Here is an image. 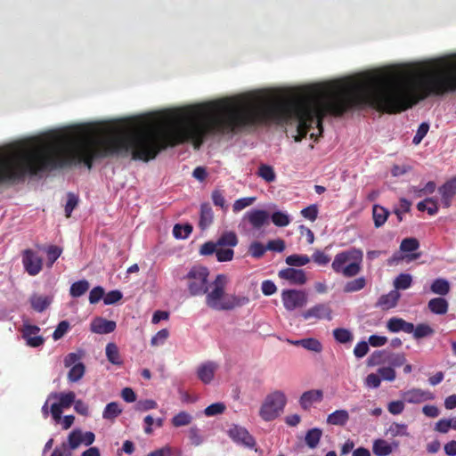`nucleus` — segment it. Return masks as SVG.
I'll return each mask as SVG.
<instances>
[{"label": "nucleus", "mask_w": 456, "mask_h": 456, "mask_svg": "<svg viewBox=\"0 0 456 456\" xmlns=\"http://www.w3.org/2000/svg\"><path fill=\"white\" fill-rule=\"evenodd\" d=\"M303 347L315 353H320L322 350V343L314 338H304Z\"/></svg>", "instance_id": "50"}, {"label": "nucleus", "mask_w": 456, "mask_h": 456, "mask_svg": "<svg viewBox=\"0 0 456 456\" xmlns=\"http://www.w3.org/2000/svg\"><path fill=\"white\" fill-rule=\"evenodd\" d=\"M217 242L208 241L201 245L200 248V254L202 256H210L214 253H216L217 250Z\"/></svg>", "instance_id": "62"}, {"label": "nucleus", "mask_w": 456, "mask_h": 456, "mask_svg": "<svg viewBox=\"0 0 456 456\" xmlns=\"http://www.w3.org/2000/svg\"><path fill=\"white\" fill-rule=\"evenodd\" d=\"M322 436V430L321 428H311L305 434V442L309 448L314 449L319 444Z\"/></svg>", "instance_id": "27"}, {"label": "nucleus", "mask_w": 456, "mask_h": 456, "mask_svg": "<svg viewBox=\"0 0 456 456\" xmlns=\"http://www.w3.org/2000/svg\"><path fill=\"white\" fill-rule=\"evenodd\" d=\"M367 281L365 277H358L346 282L343 288L345 293H354L365 288Z\"/></svg>", "instance_id": "28"}, {"label": "nucleus", "mask_w": 456, "mask_h": 456, "mask_svg": "<svg viewBox=\"0 0 456 456\" xmlns=\"http://www.w3.org/2000/svg\"><path fill=\"white\" fill-rule=\"evenodd\" d=\"M192 225L190 224H176L173 228V234L176 239H186L192 232Z\"/></svg>", "instance_id": "38"}, {"label": "nucleus", "mask_w": 456, "mask_h": 456, "mask_svg": "<svg viewBox=\"0 0 456 456\" xmlns=\"http://www.w3.org/2000/svg\"><path fill=\"white\" fill-rule=\"evenodd\" d=\"M213 219L214 215L210 205L208 203L201 204L199 227L201 230H206L213 223Z\"/></svg>", "instance_id": "21"}, {"label": "nucleus", "mask_w": 456, "mask_h": 456, "mask_svg": "<svg viewBox=\"0 0 456 456\" xmlns=\"http://www.w3.org/2000/svg\"><path fill=\"white\" fill-rule=\"evenodd\" d=\"M452 428V421L451 419H439L435 426V431L446 434Z\"/></svg>", "instance_id": "63"}, {"label": "nucleus", "mask_w": 456, "mask_h": 456, "mask_svg": "<svg viewBox=\"0 0 456 456\" xmlns=\"http://www.w3.org/2000/svg\"><path fill=\"white\" fill-rule=\"evenodd\" d=\"M419 248V242L415 238H405L402 240L400 249L403 252L415 251Z\"/></svg>", "instance_id": "47"}, {"label": "nucleus", "mask_w": 456, "mask_h": 456, "mask_svg": "<svg viewBox=\"0 0 456 456\" xmlns=\"http://www.w3.org/2000/svg\"><path fill=\"white\" fill-rule=\"evenodd\" d=\"M225 411V405L223 403H215L208 406L204 410V413L206 416H215L218 414H222Z\"/></svg>", "instance_id": "53"}, {"label": "nucleus", "mask_w": 456, "mask_h": 456, "mask_svg": "<svg viewBox=\"0 0 456 456\" xmlns=\"http://www.w3.org/2000/svg\"><path fill=\"white\" fill-rule=\"evenodd\" d=\"M256 175L265 180L266 183H273L276 179V174L272 166L267 164H261L258 167Z\"/></svg>", "instance_id": "32"}, {"label": "nucleus", "mask_w": 456, "mask_h": 456, "mask_svg": "<svg viewBox=\"0 0 456 456\" xmlns=\"http://www.w3.org/2000/svg\"><path fill=\"white\" fill-rule=\"evenodd\" d=\"M78 204V197L74 193H68V200L65 205V216L66 217H70L72 211Z\"/></svg>", "instance_id": "52"}, {"label": "nucleus", "mask_w": 456, "mask_h": 456, "mask_svg": "<svg viewBox=\"0 0 456 456\" xmlns=\"http://www.w3.org/2000/svg\"><path fill=\"white\" fill-rule=\"evenodd\" d=\"M412 333L415 339H419L432 336L435 333V330L428 324L420 323L414 327Z\"/></svg>", "instance_id": "39"}, {"label": "nucleus", "mask_w": 456, "mask_h": 456, "mask_svg": "<svg viewBox=\"0 0 456 456\" xmlns=\"http://www.w3.org/2000/svg\"><path fill=\"white\" fill-rule=\"evenodd\" d=\"M244 219L248 220L254 229H260L268 224L269 214L265 210L252 209L245 214Z\"/></svg>", "instance_id": "14"}, {"label": "nucleus", "mask_w": 456, "mask_h": 456, "mask_svg": "<svg viewBox=\"0 0 456 456\" xmlns=\"http://www.w3.org/2000/svg\"><path fill=\"white\" fill-rule=\"evenodd\" d=\"M279 277L287 280L290 284L303 285L306 282L305 273L301 269L285 268L279 272Z\"/></svg>", "instance_id": "13"}, {"label": "nucleus", "mask_w": 456, "mask_h": 456, "mask_svg": "<svg viewBox=\"0 0 456 456\" xmlns=\"http://www.w3.org/2000/svg\"><path fill=\"white\" fill-rule=\"evenodd\" d=\"M286 264L289 266H303L310 262V258L306 255H290L286 257Z\"/></svg>", "instance_id": "43"}, {"label": "nucleus", "mask_w": 456, "mask_h": 456, "mask_svg": "<svg viewBox=\"0 0 456 456\" xmlns=\"http://www.w3.org/2000/svg\"><path fill=\"white\" fill-rule=\"evenodd\" d=\"M301 215L305 219L314 222L318 216V208L316 205H310L301 210Z\"/></svg>", "instance_id": "57"}, {"label": "nucleus", "mask_w": 456, "mask_h": 456, "mask_svg": "<svg viewBox=\"0 0 456 456\" xmlns=\"http://www.w3.org/2000/svg\"><path fill=\"white\" fill-rule=\"evenodd\" d=\"M189 439L191 444L199 446L203 442V437L200 435V429L197 427H192L189 430Z\"/></svg>", "instance_id": "61"}, {"label": "nucleus", "mask_w": 456, "mask_h": 456, "mask_svg": "<svg viewBox=\"0 0 456 456\" xmlns=\"http://www.w3.org/2000/svg\"><path fill=\"white\" fill-rule=\"evenodd\" d=\"M387 435L391 437L409 436L408 426L404 423L393 422L387 430Z\"/></svg>", "instance_id": "31"}, {"label": "nucleus", "mask_w": 456, "mask_h": 456, "mask_svg": "<svg viewBox=\"0 0 456 456\" xmlns=\"http://www.w3.org/2000/svg\"><path fill=\"white\" fill-rule=\"evenodd\" d=\"M385 355H386L385 350L374 351L368 358V362H367L368 365L369 366H376V365L382 364L385 362Z\"/></svg>", "instance_id": "51"}, {"label": "nucleus", "mask_w": 456, "mask_h": 456, "mask_svg": "<svg viewBox=\"0 0 456 456\" xmlns=\"http://www.w3.org/2000/svg\"><path fill=\"white\" fill-rule=\"evenodd\" d=\"M390 212L386 208L375 204L372 207V218L376 228H379L387 222Z\"/></svg>", "instance_id": "22"}, {"label": "nucleus", "mask_w": 456, "mask_h": 456, "mask_svg": "<svg viewBox=\"0 0 456 456\" xmlns=\"http://www.w3.org/2000/svg\"><path fill=\"white\" fill-rule=\"evenodd\" d=\"M105 353L108 361L112 364L118 366H121L123 364L118 347L115 343H108L105 348Z\"/></svg>", "instance_id": "26"}, {"label": "nucleus", "mask_w": 456, "mask_h": 456, "mask_svg": "<svg viewBox=\"0 0 456 456\" xmlns=\"http://www.w3.org/2000/svg\"><path fill=\"white\" fill-rule=\"evenodd\" d=\"M192 420V417L186 411H180L175 415L171 420L172 425L180 428L189 425Z\"/></svg>", "instance_id": "41"}, {"label": "nucleus", "mask_w": 456, "mask_h": 456, "mask_svg": "<svg viewBox=\"0 0 456 456\" xmlns=\"http://www.w3.org/2000/svg\"><path fill=\"white\" fill-rule=\"evenodd\" d=\"M40 249H43L41 246H38ZM47 255V266L52 267L55 261L60 257L62 253V248L56 245H50L44 248Z\"/></svg>", "instance_id": "33"}, {"label": "nucleus", "mask_w": 456, "mask_h": 456, "mask_svg": "<svg viewBox=\"0 0 456 456\" xmlns=\"http://www.w3.org/2000/svg\"><path fill=\"white\" fill-rule=\"evenodd\" d=\"M218 247H235L238 244V238L233 232H224L216 240Z\"/></svg>", "instance_id": "35"}, {"label": "nucleus", "mask_w": 456, "mask_h": 456, "mask_svg": "<svg viewBox=\"0 0 456 456\" xmlns=\"http://www.w3.org/2000/svg\"><path fill=\"white\" fill-rule=\"evenodd\" d=\"M441 196V203L444 208H448L452 206V200L456 196V176L446 181L438 188Z\"/></svg>", "instance_id": "10"}, {"label": "nucleus", "mask_w": 456, "mask_h": 456, "mask_svg": "<svg viewBox=\"0 0 456 456\" xmlns=\"http://www.w3.org/2000/svg\"><path fill=\"white\" fill-rule=\"evenodd\" d=\"M228 435L231 437V439L237 444H240L250 449L256 446L255 438L248 433V431L245 428L234 425L232 428L229 429Z\"/></svg>", "instance_id": "9"}, {"label": "nucleus", "mask_w": 456, "mask_h": 456, "mask_svg": "<svg viewBox=\"0 0 456 456\" xmlns=\"http://www.w3.org/2000/svg\"><path fill=\"white\" fill-rule=\"evenodd\" d=\"M400 298V293L397 290H392L388 294L382 295L379 301L378 305L383 309L388 310L395 307Z\"/></svg>", "instance_id": "23"}, {"label": "nucleus", "mask_w": 456, "mask_h": 456, "mask_svg": "<svg viewBox=\"0 0 456 456\" xmlns=\"http://www.w3.org/2000/svg\"><path fill=\"white\" fill-rule=\"evenodd\" d=\"M362 251L351 248L338 253L332 261L331 268L336 273L344 277L352 278L359 274L362 270Z\"/></svg>", "instance_id": "3"}, {"label": "nucleus", "mask_w": 456, "mask_h": 456, "mask_svg": "<svg viewBox=\"0 0 456 456\" xmlns=\"http://www.w3.org/2000/svg\"><path fill=\"white\" fill-rule=\"evenodd\" d=\"M387 328L390 332L403 331L411 334L414 330V325L411 322H408L405 320L399 317L390 318L387 322Z\"/></svg>", "instance_id": "17"}, {"label": "nucleus", "mask_w": 456, "mask_h": 456, "mask_svg": "<svg viewBox=\"0 0 456 456\" xmlns=\"http://www.w3.org/2000/svg\"><path fill=\"white\" fill-rule=\"evenodd\" d=\"M218 365L211 361L206 362L199 366L197 370L198 378L204 383L209 384L215 376Z\"/></svg>", "instance_id": "18"}, {"label": "nucleus", "mask_w": 456, "mask_h": 456, "mask_svg": "<svg viewBox=\"0 0 456 456\" xmlns=\"http://www.w3.org/2000/svg\"><path fill=\"white\" fill-rule=\"evenodd\" d=\"M53 301V297L49 296H42L34 294L30 297L29 302L31 307L38 313L44 312L49 307Z\"/></svg>", "instance_id": "20"}, {"label": "nucleus", "mask_w": 456, "mask_h": 456, "mask_svg": "<svg viewBox=\"0 0 456 456\" xmlns=\"http://www.w3.org/2000/svg\"><path fill=\"white\" fill-rule=\"evenodd\" d=\"M146 456H182V453L179 449L166 445L149 452Z\"/></svg>", "instance_id": "36"}, {"label": "nucleus", "mask_w": 456, "mask_h": 456, "mask_svg": "<svg viewBox=\"0 0 456 456\" xmlns=\"http://www.w3.org/2000/svg\"><path fill=\"white\" fill-rule=\"evenodd\" d=\"M412 283V278L408 273H400L394 281L395 290L407 289Z\"/></svg>", "instance_id": "40"}, {"label": "nucleus", "mask_w": 456, "mask_h": 456, "mask_svg": "<svg viewBox=\"0 0 456 456\" xmlns=\"http://www.w3.org/2000/svg\"><path fill=\"white\" fill-rule=\"evenodd\" d=\"M402 398L409 403H420L435 399L433 393L420 388H411L402 393Z\"/></svg>", "instance_id": "11"}, {"label": "nucleus", "mask_w": 456, "mask_h": 456, "mask_svg": "<svg viewBox=\"0 0 456 456\" xmlns=\"http://www.w3.org/2000/svg\"><path fill=\"white\" fill-rule=\"evenodd\" d=\"M349 420V414L346 410H337L327 417V423L334 426H345Z\"/></svg>", "instance_id": "25"}, {"label": "nucleus", "mask_w": 456, "mask_h": 456, "mask_svg": "<svg viewBox=\"0 0 456 456\" xmlns=\"http://www.w3.org/2000/svg\"><path fill=\"white\" fill-rule=\"evenodd\" d=\"M387 410L393 415L401 414L404 410L403 399L390 402L387 405Z\"/></svg>", "instance_id": "60"}, {"label": "nucleus", "mask_w": 456, "mask_h": 456, "mask_svg": "<svg viewBox=\"0 0 456 456\" xmlns=\"http://www.w3.org/2000/svg\"><path fill=\"white\" fill-rule=\"evenodd\" d=\"M121 411L122 410L119 408L118 404L115 402H112L106 405L102 412V417L106 419H113L117 418L121 413Z\"/></svg>", "instance_id": "44"}, {"label": "nucleus", "mask_w": 456, "mask_h": 456, "mask_svg": "<svg viewBox=\"0 0 456 456\" xmlns=\"http://www.w3.org/2000/svg\"><path fill=\"white\" fill-rule=\"evenodd\" d=\"M266 250V246H264L259 241H254L249 246L248 253L255 258H261Z\"/></svg>", "instance_id": "48"}, {"label": "nucleus", "mask_w": 456, "mask_h": 456, "mask_svg": "<svg viewBox=\"0 0 456 456\" xmlns=\"http://www.w3.org/2000/svg\"><path fill=\"white\" fill-rule=\"evenodd\" d=\"M104 289L101 286L94 287L89 294V302L91 304L98 303L102 298L104 297Z\"/></svg>", "instance_id": "59"}, {"label": "nucleus", "mask_w": 456, "mask_h": 456, "mask_svg": "<svg viewBox=\"0 0 456 456\" xmlns=\"http://www.w3.org/2000/svg\"><path fill=\"white\" fill-rule=\"evenodd\" d=\"M209 271L204 266H192L183 277L191 296L206 295L210 291L211 283H208Z\"/></svg>", "instance_id": "4"}, {"label": "nucleus", "mask_w": 456, "mask_h": 456, "mask_svg": "<svg viewBox=\"0 0 456 456\" xmlns=\"http://www.w3.org/2000/svg\"><path fill=\"white\" fill-rule=\"evenodd\" d=\"M256 201L255 197L241 198L234 201L232 205L233 212L237 213L252 205Z\"/></svg>", "instance_id": "49"}, {"label": "nucleus", "mask_w": 456, "mask_h": 456, "mask_svg": "<svg viewBox=\"0 0 456 456\" xmlns=\"http://www.w3.org/2000/svg\"><path fill=\"white\" fill-rule=\"evenodd\" d=\"M271 219L278 227H285L290 223L289 216L281 211L273 212L271 216Z\"/></svg>", "instance_id": "46"}, {"label": "nucleus", "mask_w": 456, "mask_h": 456, "mask_svg": "<svg viewBox=\"0 0 456 456\" xmlns=\"http://www.w3.org/2000/svg\"><path fill=\"white\" fill-rule=\"evenodd\" d=\"M430 289L435 294L445 296L450 291V283L445 279L438 278L432 282Z\"/></svg>", "instance_id": "30"}, {"label": "nucleus", "mask_w": 456, "mask_h": 456, "mask_svg": "<svg viewBox=\"0 0 456 456\" xmlns=\"http://www.w3.org/2000/svg\"><path fill=\"white\" fill-rule=\"evenodd\" d=\"M41 329L37 325L24 322L20 331L22 338L25 340L26 345L29 347H39L44 345L45 338L41 336Z\"/></svg>", "instance_id": "7"}, {"label": "nucleus", "mask_w": 456, "mask_h": 456, "mask_svg": "<svg viewBox=\"0 0 456 456\" xmlns=\"http://www.w3.org/2000/svg\"><path fill=\"white\" fill-rule=\"evenodd\" d=\"M123 297V294L118 290H111L107 294H104L103 302L105 305H113L118 302Z\"/></svg>", "instance_id": "56"}, {"label": "nucleus", "mask_w": 456, "mask_h": 456, "mask_svg": "<svg viewBox=\"0 0 456 456\" xmlns=\"http://www.w3.org/2000/svg\"><path fill=\"white\" fill-rule=\"evenodd\" d=\"M286 403V395L281 390H275L265 398L259 410V415L265 421L273 420L283 412Z\"/></svg>", "instance_id": "5"}, {"label": "nucleus", "mask_w": 456, "mask_h": 456, "mask_svg": "<svg viewBox=\"0 0 456 456\" xmlns=\"http://www.w3.org/2000/svg\"><path fill=\"white\" fill-rule=\"evenodd\" d=\"M334 338L342 344L348 343L353 340V334L350 330L344 328H338L333 330Z\"/></svg>", "instance_id": "45"}, {"label": "nucleus", "mask_w": 456, "mask_h": 456, "mask_svg": "<svg viewBox=\"0 0 456 456\" xmlns=\"http://www.w3.org/2000/svg\"><path fill=\"white\" fill-rule=\"evenodd\" d=\"M398 442L387 443L384 439H376L372 444V452L377 456H387L392 453L394 447L397 448Z\"/></svg>", "instance_id": "19"}, {"label": "nucleus", "mask_w": 456, "mask_h": 456, "mask_svg": "<svg viewBox=\"0 0 456 456\" xmlns=\"http://www.w3.org/2000/svg\"><path fill=\"white\" fill-rule=\"evenodd\" d=\"M69 323L67 321H61L57 325L55 330L53 333V338L56 341L61 338L69 330Z\"/></svg>", "instance_id": "54"}, {"label": "nucleus", "mask_w": 456, "mask_h": 456, "mask_svg": "<svg viewBox=\"0 0 456 456\" xmlns=\"http://www.w3.org/2000/svg\"><path fill=\"white\" fill-rule=\"evenodd\" d=\"M22 265L25 271L31 276L38 274L43 268V259L30 248L22 251Z\"/></svg>", "instance_id": "8"}, {"label": "nucleus", "mask_w": 456, "mask_h": 456, "mask_svg": "<svg viewBox=\"0 0 456 456\" xmlns=\"http://www.w3.org/2000/svg\"><path fill=\"white\" fill-rule=\"evenodd\" d=\"M428 307L435 314H445L448 312L449 304L444 297H435L428 301Z\"/></svg>", "instance_id": "24"}, {"label": "nucleus", "mask_w": 456, "mask_h": 456, "mask_svg": "<svg viewBox=\"0 0 456 456\" xmlns=\"http://www.w3.org/2000/svg\"><path fill=\"white\" fill-rule=\"evenodd\" d=\"M332 310L328 304H317L313 307L307 309L302 313V317L305 320L314 319H327L330 321L332 319Z\"/></svg>", "instance_id": "12"}, {"label": "nucleus", "mask_w": 456, "mask_h": 456, "mask_svg": "<svg viewBox=\"0 0 456 456\" xmlns=\"http://www.w3.org/2000/svg\"><path fill=\"white\" fill-rule=\"evenodd\" d=\"M369 352L368 343L365 341H361L356 344L354 348V354L356 358H362Z\"/></svg>", "instance_id": "64"}, {"label": "nucleus", "mask_w": 456, "mask_h": 456, "mask_svg": "<svg viewBox=\"0 0 456 456\" xmlns=\"http://www.w3.org/2000/svg\"><path fill=\"white\" fill-rule=\"evenodd\" d=\"M281 300L288 311H293L306 305L307 295L303 290L284 289L281 292Z\"/></svg>", "instance_id": "6"}, {"label": "nucleus", "mask_w": 456, "mask_h": 456, "mask_svg": "<svg viewBox=\"0 0 456 456\" xmlns=\"http://www.w3.org/2000/svg\"><path fill=\"white\" fill-rule=\"evenodd\" d=\"M228 278L225 274H217L211 282V289L207 294L206 305L214 310L229 311L237 307H241L249 303V298L246 296L229 295L224 300Z\"/></svg>", "instance_id": "2"}, {"label": "nucleus", "mask_w": 456, "mask_h": 456, "mask_svg": "<svg viewBox=\"0 0 456 456\" xmlns=\"http://www.w3.org/2000/svg\"><path fill=\"white\" fill-rule=\"evenodd\" d=\"M49 398L59 399V403L62 408H69L75 403L76 395L72 391L60 394L52 393Z\"/></svg>", "instance_id": "29"}, {"label": "nucleus", "mask_w": 456, "mask_h": 456, "mask_svg": "<svg viewBox=\"0 0 456 456\" xmlns=\"http://www.w3.org/2000/svg\"><path fill=\"white\" fill-rule=\"evenodd\" d=\"M89 289V283L87 281H78L74 282L69 289V293L73 297H78L84 295Z\"/></svg>", "instance_id": "37"}, {"label": "nucleus", "mask_w": 456, "mask_h": 456, "mask_svg": "<svg viewBox=\"0 0 456 456\" xmlns=\"http://www.w3.org/2000/svg\"><path fill=\"white\" fill-rule=\"evenodd\" d=\"M429 129V125L428 123H421L416 132V134L414 135L412 139V142L414 144H419L422 141V139L426 136Z\"/></svg>", "instance_id": "58"}, {"label": "nucleus", "mask_w": 456, "mask_h": 456, "mask_svg": "<svg viewBox=\"0 0 456 456\" xmlns=\"http://www.w3.org/2000/svg\"><path fill=\"white\" fill-rule=\"evenodd\" d=\"M419 211H427L429 216H435L438 212L436 201L433 198H427L417 204Z\"/></svg>", "instance_id": "34"}, {"label": "nucleus", "mask_w": 456, "mask_h": 456, "mask_svg": "<svg viewBox=\"0 0 456 456\" xmlns=\"http://www.w3.org/2000/svg\"><path fill=\"white\" fill-rule=\"evenodd\" d=\"M85 374V365L82 362H77L71 367L68 373V379L70 382H77L82 379Z\"/></svg>", "instance_id": "42"}, {"label": "nucleus", "mask_w": 456, "mask_h": 456, "mask_svg": "<svg viewBox=\"0 0 456 456\" xmlns=\"http://www.w3.org/2000/svg\"><path fill=\"white\" fill-rule=\"evenodd\" d=\"M116 322L114 321H109L104 318H95L90 325L92 332L96 334H109L115 330Z\"/></svg>", "instance_id": "16"}, {"label": "nucleus", "mask_w": 456, "mask_h": 456, "mask_svg": "<svg viewBox=\"0 0 456 456\" xmlns=\"http://www.w3.org/2000/svg\"><path fill=\"white\" fill-rule=\"evenodd\" d=\"M234 251L232 248H217L216 256L219 262H227L232 260Z\"/></svg>", "instance_id": "55"}, {"label": "nucleus", "mask_w": 456, "mask_h": 456, "mask_svg": "<svg viewBox=\"0 0 456 456\" xmlns=\"http://www.w3.org/2000/svg\"><path fill=\"white\" fill-rule=\"evenodd\" d=\"M114 156H118V133L111 127L94 128L69 146L42 142L20 155L0 156V183L79 164L90 170L94 160Z\"/></svg>", "instance_id": "1"}, {"label": "nucleus", "mask_w": 456, "mask_h": 456, "mask_svg": "<svg viewBox=\"0 0 456 456\" xmlns=\"http://www.w3.org/2000/svg\"><path fill=\"white\" fill-rule=\"evenodd\" d=\"M323 393L322 390H308L302 394L299 398V404L305 411H309L314 403L322 402Z\"/></svg>", "instance_id": "15"}]
</instances>
